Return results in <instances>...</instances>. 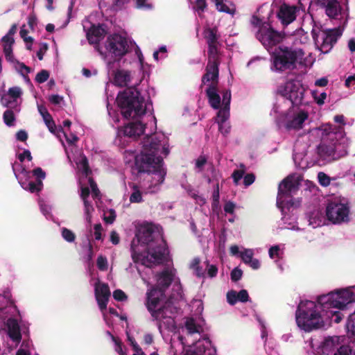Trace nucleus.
<instances>
[{
    "label": "nucleus",
    "instance_id": "nucleus-28",
    "mask_svg": "<svg viewBox=\"0 0 355 355\" xmlns=\"http://www.w3.org/2000/svg\"><path fill=\"white\" fill-rule=\"evenodd\" d=\"M254 250L250 248H242L240 252V257L243 262L253 270H258L261 266L259 259L253 257Z\"/></svg>",
    "mask_w": 355,
    "mask_h": 355
},
{
    "label": "nucleus",
    "instance_id": "nucleus-27",
    "mask_svg": "<svg viewBox=\"0 0 355 355\" xmlns=\"http://www.w3.org/2000/svg\"><path fill=\"white\" fill-rule=\"evenodd\" d=\"M157 284L159 286L166 287L173 282L178 286L179 279L175 277V270L170 268L164 270L157 276Z\"/></svg>",
    "mask_w": 355,
    "mask_h": 355
},
{
    "label": "nucleus",
    "instance_id": "nucleus-12",
    "mask_svg": "<svg viewBox=\"0 0 355 355\" xmlns=\"http://www.w3.org/2000/svg\"><path fill=\"white\" fill-rule=\"evenodd\" d=\"M12 169L15 177L24 189L31 193L39 192L42 190L43 187L42 180L45 178V173L41 168H37L32 172L33 175L37 178L35 182L30 180L31 172L21 166H19V168L17 166H13Z\"/></svg>",
    "mask_w": 355,
    "mask_h": 355
},
{
    "label": "nucleus",
    "instance_id": "nucleus-19",
    "mask_svg": "<svg viewBox=\"0 0 355 355\" xmlns=\"http://www.w3.org/2000/svg\"><path fill=\"white\" fill-rule=\"evenodd\" d=\"M299 12V6L283 3L279 6L277 16L284 26H287L296 19Z\"/></svg>",
    "mask_w": 355,
    "mask_h": 355
},
{
    "label": "nucleus",
    "instance_id": "nucleus-44",
    "mask_svg": "<svg viewBox=\"0 0 355 355\" xmlns=\"http://www.w3.org/2000/svg\"><path fill=\"white\" fill-rule=\"evenodd\" d=\"M200 259L198 258H195L191 262L190 267L194 270L196 275L198 277H201L203 275V272L201 268L199 267Z\"/></svg>",
    "mask_w": 355,
    "mask_h": 355
},
{
    "label": "nucleus",
    "instance_id": "nucleus-34",
    "mask_svg": "<svg viewBox=\"0 0 355 355\" xmlns=\"http://www.w3.org/2000/svg\"><path fill=\"white\" fill-rule=\"evenodd\" d=\"M219 12L233 15L236 12L235 5L228 0H211Z\"/></svg>",
    "mask_w": 355,
    "mask_h": 355
},
{
    "label": "nucleus",
    "instance_id": "nucleus-60",
    "mask_svg": "<svg viewBox=\"0 0 355 355\" xmlns=\"http://www.w3.org/2000/svg\"><path fill=\"white\" fill-rule=\"evenodd\" d=\"M140 155L137 154V155H135L134 152L131 151H125L124 154L125 160L126 162L129 163L132 161V159H135V162L136 163V157Z\"/></svg>",
    "mask_w": 355,
    "mask_h": 355
},
{
    "label": "nucleus",
    "instance_id": "nucleus-57",
    "mask_svg": "<svg viewBox=\"0 0 355 355\" xmlns=\"http://www.w3.org/2000/svg\"><path fill=\"white\" fill-rule=\"evenodd\" d=\"M207 6L205 0H196V6L195 10L198 12H202L204 11L205 8Z\"/></svg>",
    "mask_w": 355,
    "mask_h": 355
},
{
    "label": "nucleus",
    "instance_id": "nucleus-52",
    "mask_svg": "<svg viewBox=\"0 0 355 355\" xmlns=\"http://www.w3.org/2000/svg\"><path fill=\"white\" fill-rule=\"evenodd\" d=\"M15 310H16V308L12 305H10L5 308L0 307V320H1L2 321L4 320L5 318H6L4 316V314L12 313Z\"/></svg>",
    "mask_w": 355,
    "mask_h": 355
},
{
    "label": "nucleus",
    "instance_id": "nucleus-23",
    "mask_svg": "<svg viewBox=\"0 0 355 355\" xmlns=\"http://www.w3.org/2000/svg\"><path fill=\"white\" fill-rule=\"evenodd\" d=\"M308 119V113L299 111L293 114L288 113L285 116L284 125L287 130H299L303 127L304 121Z\"/></svg>",
    "mask_w": 355,
    "mask_h": 355
},
{
    "label": "nucleus",
    "instance_id": "nucleus-13",
    "mask_svg": "<svg viewBox=\"0 0 355 355\" xmlns=\"http://www.w3.org/2000/svg\"><path fill=\"white\" fill-rule=\"evenodd\" d=\"M311 33L317 48L322 53H329L342 34L339 29H324L317 25L313 26Z\"/></svg>",
    "mask_w": 355,
    "mask_h": 355
},
{
    "label": "nucleus",
    "instance_id": "nucleus-15",
    "mask_svg": "<svg viewBox=\"0 0 355 355\" xmlns=\"http://www.w3.org/2000/svg\"><path fill=\"white\" fill-rule=\"evenodd\" d=\"M279 94L288 100L293 105L302 103L304 88L298 80H289L279 88Z\"/></svg>",
    "mask_w": 355,
    "mask_h": 355
},
{
    "label": "nucleus",
    "instance_id": "nucleus-9",
    "mask_svg": "<svg viewBox=\"0 0 355 355\" xmlns=\"http://www.w3.org/2000/svg\"><path fill=\"white\" fill-rule=\"evenodd\" d=\"M96 49L106 62L107 66L119 61L128 51L126 39L119 34L109 35L103 46L96 45Z\"/></svg>",
    "mask_w": 355,
    "mask_h": 355
},
{
    "label": "nucleus",
    "instance_id": "nucleus-14",
    "mask_svg": "<svg viewBox=\"0 0 355 355\" xmlns=\"http://www.w3.org/2000/svg\"><path fill=\"white\" fill-rule=\"evenodd\" d=\"M349 207L344 200L335 198L326 207L327 218L334 224H342L349 221Z\"/></svg>",
    "mask_w": 355,
    "mask_h": 355
},
{
    "label": "nucleus",
    "instance_id": "nucleus-58",
    "mask_svg": "<svg viewBox=\"0 0 355 355\" xmlns=\"http://www.w3.org/2000/svg\"><path fill=\"white\" fill-rule=\"evenodd\" d=\"M345 86L355 91V75L349 76L345 80Z\"/></svg>",
    "mask_w": 355,
    "mask_h": 355
},
{
    "label": "nucleus",
    "instance_id": "nucleus-20",
    "mask_svg": "<svg viewBox=\"0 0 355 355\" xmlns=\"http://www.w3.org/2000/svg\"><path fill=\"white\" fill-rule=\"evenodd\" d=\"M317 3L325 8L326 14L331 18L343 19L347 18L348 14L343 10L338 0H315Z\"/></svg>",
    "mask_w": 355,
    "mask_h": 355
},
{
    "label": "nucleus",
    "instance_id": "nucleus-4",
    "mask_svg": "<svg viewBox=\"0 0 355 355\" xmlns=\"http://www.w3.org/2000/svg\"><path fill=\"white\" fill-rule=\"evenodd\" d=\"M146 306L151 316L157 321L161 334L164 329L171 332L175 331L177 309L171 302L164 301L162 288H154L147 292Z\"/></svg>",
    "mask_w": 355,
    "mask_h": 355
},
{
    "label": "nucleus",
    "instance_id": "nucleus-17",
    "mask_svg": "<svg viewBox=\"0 0 355 355\" xmlns=\"http://www.w3.org/2000/svg\"><path fill=\"white\" fill-rule=\"evenodd\" d=\"M217 45H209V62L206 69V73L202 77V83L209 82L210 79L216 80L218 78V62L217 60Z\"/></svg>",
    "mask_w": 355,
    "mask_h": 355
},
{
    "label": "nucleus",
    "instance_id": "nucleus-26",
    "mask_svg": "<svg viewBox=\"0 0 355 355\" xmlns=\"http://www.w3.org/2000/svg\"><path fill=\"white\" fill-rule=\"evenodd\" d=\"M22 90L19 87H13L8 89L6 94L1 96V102L4 107H11L13 103H17L21 98Z\"/></svg>",
    "mask_w": 355,
    "mask_h": 355
},
{
    "label": "nucleus",
    "instance_id": "nucleus-22",
    "mask_svg": "<svg viewBox=\"0 0 355 355\" xmlns=\"http://www.w3.org/2000/svg\"><path fill=\"white\" fill-rule=\"evenodd\" d=\"M83 28L90 44H97L105 34V30L102 25H91L89 20L83 21Z\"/></svg>",
    "mask_w": 355,
    "mask_h": 355
},
{
    "label": "nucleus",
    "instance_id": "nucleus-38",
    "mask_svg": "<svg viewBox=\"0 0 355 355\" xmlns=\"http://www.w3.org/2000/svg\"><path fill=\"white\" fill-rule=\"evenodd\" d=\"M42 116L49 131L53 134H55L57 128L52 119L51 114L47 113Z\"/></svg>",
    "mask_w": 355,
    "mask_h": 355
},
{
    "label": "nucleus",
    "instance_id": "nucleus-21",
    "mask_svg": "<svg viewBox=\"0 0 355 355\" xmlns=\"http://www.w3.org/2000/svg\"><path fill=\"white\" fill-rule=\"evenodd\" d=\"M145 125L144 122L141 121L130 122L118 130L117 137H121L123 135L135 139L144 132Z\"/></svg>",
    "mask_w": 355,
    "mask_h": 355
},
{
    "label": "nucleus",
    "instance_id": "nucleus-37",
    "mask_svg": "<svg viewBox=\"0 0 355 355\" xmlns=\"http://www.w3.org/2000/svg\"><path fill=\"white\" fill-rule=\"evenodd\" d=\"M208 45L218 44L216 33L214 29L207 28L204 32Z\"/></svg>",
    "mask_w": 355,
    "mask_h": 355
},
{
    "label": "nucleus",
    "instance_id": "nucleus-63",
    "mask_svg": "<svg viewBox=\"0 0 355 355\" xmlns=\"http://www.w3.org/2000/svg\"><path fill=\"white\" fill-rule=\"evenodd\" d=\"M242 270L238 268H234L231 272V278L233 281H237L241 278Z\"/></svg>",
    "mask_w": 355,
    "mask_h": 355
},
{
    "label": "nucleus",
    "instance_id": "nucleus-33",
    "mask_svg": "<svg viewBox=\"0 0 355 355\" xmlns=\"http://www.w3.org/2000/svg\"><path fill=\"white\" fill-rule=\"evenodd\" d=\"M3 52L8 62L14 61L15 57L12 53V45L15 42L14 38L10 35H5L2 38Z\"/></svg>",
    "mask_w": 355,
    "mask_h": 355
},
{
    "label": "nucleus",
    "instance_id": "nucleus-46",
    "mask_svg": "<svg viewBox=\"0 0 355 355\" xmlns=\"http://www.w3.org/2000/svg\"><path fill=\"white\" fill-rule=\"evenodd\" d=\"M318 179L319 183L323 187H327L330 184V178L323 172L318 173Z\"/></svg>",
    "mask_w": 355,
    "mask_h": 355
},
{
    "label": "nucleus",
    "instance_id": "nucleus-24",
    "mask_svg": "<svg viewBox=\"0 0 355 355\" xmlns=\"http://www.w3.org/2000/svg\"><path fill=\"white\" fill-rule=\"evenodd\" d=\"M218 83V78L216 80L210 79L209 82L206 83L209 87L206 90V93L209 99V103L211 107L217 110L220 106V97L218 94L216 85ZM205 85V83H204Z\"/></svg>",
    "mask_w": 355,
    "mask_h": 355
},
{
    "label": "nucleus",
    "instance_id": "nucleus-25",
    "mask_svg": "<svg viewBox=\"0 0 355 355\" xmlns=\"http://www.w3.org/2000/svg\"><path fill=\"white\" fill-rule=\"evenodd\" d=\"M305 218L308 225L313 228L320 227L326 223V218L321 210L313 209L306 213Z\"/></svg>",
    "mask_w": 355,
    "mask_h": 355
},
{
    "label": "nucleus",
    "instance_id": "nucleus-31",
    "mask_svg": "<svg viewBox=\"0 0 355 355\" xmlns=\"http://www.w3.org/2000/svg\"><path fill=\"white\" fill-rule=\"evenodd\" d=\"M249 295L246 290H241L239 293L230 291L227 294V300L229 304L233 305L237 302H245L248 300Z\"/></svg>",
    "mask_w": 355,
    "mask_h": 355
},
{
    "label": "nucleus",
    "instance_id": "nucleus-49",
    "mask_svg": "<svg viewBox=\"0 0 355 355\" xmlns=\"http://www.w3.org/2000/svg\"><path fill=\"white\" fill-rule=\"evenodd\" d=\"M62 236L67 242H73L75 240V234L67 228L62 229Z\"/></svg>",
    "mask_w": 355,
    "mask_h": 355
},
{
    "label": "nucleus",
    "instance_id": "nucleus-45",
    "mask_svg": "<svg viewBox=\"0 0 355 355\" xmlns=\"http://www.w3.org/2000/svg\"><path fill=\"white\" fill-rule=\"evenodd\" d=\"M107 334L111 337L112 341L114 343L115 347V351L119 353L120 355H124L125 354V351L123 349V346L121 343L114 336H112L109 331L107 332Z\"/></svg>",
    "mask_w": 355,
    "mask_h": 355
},
{
    "label": "nucleus",
    "instance_id": "nucleus-1",
    "mask_svg": "<svg viewBox=\"0 0 355 355\" xmlns=\"http://www.w3.org/2000/svg\"><path fill=\"white\" fill-rule=\"evenodd\" d=\"M355 301L352 288L336 290L318 297L317 302L302 301L296 311L298 327L310 332L323 327L329 320L339 323L344 315L339 310H345Z\"/></svg>",
    "mask_w": 355,
    "mask_h": 355
},
{
    "label": "nucleus",
    "instance_id": "nucleus-47",
    "mask_svg": "<svg viewBox=\"0 0 355 355\" xmlns=\"http://www.w3.org/2000/svg\"><path fill=\"white\" fill-rule=\"evenodd\" d=\"M304 155L301 153H294L293 160L297 166L304 168L306 165V162H304Z\"/></svg>",
    "mask_w": 355,
    "mask_h": 355
},
{
    "label": "nucleus",
    "instance_id": "nucleus-6",
    "mask_svg": "<svg viewBox=\"0 0 355 355\" xmlns=\"http://www.w3.org/2000/svg\"><path fill=\"white\" fill-rule=\"evenodd\" d=\"M73 159L76 164L79 175L80 197L84 202L85 218L89 223H91L92 214L94 209L89 198L91 196L94 200H99L100 192L95 182L89 177L91 171L89 169L86 157L79 153L77 157Z\"/></svg>",
    "mask_w": 355,
    "mask_h": 355
},
{
    "label": "nucleus",
    "instance_id": "nucleus-18",
    "mask_svg": "<svg viewBox=\"0 0 355 355\" xmlns=\"http://www.w3.org/2000/svg\"><path fill=\"white\" fill-rule=\"evenodd\" d=\"M95 297L98 306L103 313V318L107 324L110 325L107 315L104 310L107 307V302L110 296V291L107 284L101 283L98 279L94 285Z\"/></svg>",
    "mask_w": 355,
    "mask_h": 355
},
{
    "label": "nucleus",
    "instance_id": "nucleus-35",
    "mask_svg": "<svg viewBox=\"0 0 355 355\" xmlns=\"http://www.w3.org/2000/svg\"><path fill=\"white\" fill-rule=\"evenodd\" d=\"M132 189V193L130 196V202L132 203H139L143 201L142 192L141 191L139 187L133 184L130 187Z\"/></svg>",
    "mask_w": 355,
    "mask_h": 355
},
{
    "label": "nucleus",
    "instance_id": "nucleus-51",
    "mask_svg": "<svg viewBox=\"0 0 355 355\" xmlns=\"http://www.w3.org/2000/svg\"><path fill=\"white\" fill-rule=\"evenodd\" d=\"M334 355H354L349 346H341Z\"/></svg>",
    "mask_w": 355,
    "mask_h": 355
},
{
    "label": "nucleus",
    "instance_id": "nucleus-5",
    "mask_svg": "<svg viewBox=\"0 0 355 355\" xmlns=\"http://www.w3.org/2000/svg\"><path fill=\"white\" fill-rule=\"evenodd\" d=\"M323 143L319 147V154L324 159L333 161L347 155L349 144L342 126L334 127L325 124L318 129Z\"/></svg>",
    "mask_w": 355,
    "mask_h": 355
},
{
    "label": "nucleus",
    "instance_id": "nucleus-62",
    "mask_svg": "<svg viewBox=\"0 0 355 355\" xmlns=\"http://www.w3.org/2000/svg\"><path fill=\"white\" fill-rule=\"evenodd\" d=\"M113 297L116 300L123 301L126 299V295L121 290H116L113 293Z\"/></svg>",
    "mask_w": 355,
    "mask_h": 355
},
{
    "label": "nucleus",
    "instance_id": "nucleus-7",
    "mask_svg": "<svg viewBox=\"0 0 355 355\" xmlns=\"http://www.w3.org/2000/svg\"><path fill=\"white\" fill-rule=\"evenodd\" d=\"M116 102L124 117L141 118L148 112L152 105L140 96L135 87H130L119 94Z\"/></svg>",
    "mask_w": 355,
    "mask_h": 355
},
{
    "label": "nucleus",
    "instance_id": "nucleus-36",
    "mask_svg": "<svg viewBox=\"0 0 355 355\" xmlns=\"http://www.w3.org/2000/svg\"><path fill=\"white\" fill-rule=\"evenodd\" d=\"M10 63H12L15 67V69L21 75L24 77V78H26V75L30 73L31 69L26 66L24 63L19 62L17 61L15 58L14 59V61H10Z\"/></svg>",
    "mask_w": 355,
    "mask_h": 355
},
{
    "label": "nucleus",
    "instance_id": "nucleus-2",
    "mask_svg": "<svg viewBox=\"0 0 355 355\" xmlns=\"http://www.w3.org/2000/svg\"><path fill=\"white\" fill-rule=\"evenodd\" d=\"M168 153V139L164 134L156 132L144 137L140 155L136 157V166L139 172L147 173L145 180L149 182L150 193L156 192L164 180L166 172L162 156Z\"/></svg>",
    "mask_w": 355,
    "mask_h": 355
},
{
    "label": "nucleus",
    "instance_id": "nucleus-43",
    "mask_svg": "<svg viewBox=\"0 0 355 355\" xmlns=\"http://www.w3.org/2000/svg\"><path fill=\"white\" fill-rule=\"evenodd\" d=\"M15 116L13 112L11 110H6L3 114V120L5 123L8 126L14 125Z\"/></svg>",
    "mask_w": 355,
    "mask_h": 355
},
{
    "label": "nucleus",
    "instance_id": "nucleus-8",
    "mask_svg": "<svg viewBox=\"0 0 355 355\" xmlns=\"http://www.w3.org/2000/svg\"><path fill=\"white\" fill-rule=\"evenodd\" d=\"M304 57L302 49L279 46L271 55L270 69L277 72L293 69L297 64H304Z\"/></svg>",
    "mask_w": 355,
    "mask_h": 355
},
{
    "label": "nucleus",
    "instance_id": "nucleus-54",
    "mask_svg": "<svg viewBox=\"0 0 355 355\" xmlns=\"http://www.w3.org/2000/svg\"><path fill=\"white\" fill-rule=\"evenodd\" d=\"M102 231L103 227L101 224H96L94 227V238L97 241H100L102 239Z\"/></svg>",
    "mask_w": 355,
    "mask_h": 355
},
{
    "label": "nucleus",
    "instance_id": "nucleus-59",
    "mask_svg": "<svg viewBox=\"0 0 355 355\" xmlns=\"http://www.w3.org/2000/svg\"><path fill=\"white\" fill-rule=\"evenodd\" d=\"M279 248L278 245L272 246L269 250V256L271 259L278 258L279 257Z\"/></svg>",
    "mask_w": 355,
    "mask_h": 355
},
{
    "label": "nucleus",
    "instance_id": "nucleus-53",
    "mask_svg": "<svg viewBox=\"0 0 355 355\" xmlns=\"http://www.w3.org/2000/svg\"><path fill=\"white\" fill-rule=\"evenodd\" d=\"M97 266L101 270H106L107 269V260L103 256H99L97 259Z\"/></svg>",
    "mask_w": 355,
    "mask_h": 355
},
{
    "label": "nucleus",
    "instance_id": "nucleus-16",
    "mask_svg": "<svg viewBox=\"0 0 355 355\" xmlns=\"http://www.w3.org/2000/svg\"><path fill=\"white\" fill-rule=\"evenodd\" d=\"M256 37L269 51L284 40V34L275 31L269 24L263 23L259 26Z\"/></svg>",
    "mask_w": 355,
    "mask_h": 355
},
{
    "label": "nucleus",
    "instance_id": "nucleus-30",
    "mask_svg": "<svg viewBox=\"0 0 355 355\" xmlns=\"http://www.w3.org/2000/svg\"><path fill=\"white\" fill-rule=\"evenodd\" d=\"M131 73L128 71L121 69L114 73V83L119 87H125L130 83Z\"/></svg>",
    "mask_w": 355,
    "mask_h": 355
},
{
    "label": "nucleus",
    "instance_id": "nucleus-55",
    "mask_svg": "<svg viewBox=\"0 0 355 355\" xmlns=\"http://www.w3.org/2000/svg\"><path fill=\"white\" fill-rule=\"evenodd\" d=\"M40 207L41 211L43 213V214L46 217L49 218L51 216L50 211H51V207L48 205L44 204L42 201L39 202Z\"/></svg>",
    "mask_w": 355,
    "mask_h": 355
},
{
    "label": "nucleus",
    "instance_id": "nucleus-56",
    "mask_svg": "<svg viewBox=\"0 0 355 355\" xmlns=\"http://www.w3.org/2000/svg\"><path fill=\"white\" fill-rule=\"evenodd\" d=\"M295 36L297 40H298V37H300L299 38L300 42L302 44L306 43L309 40L307 35L304 34L302 30L297 31L296 33L295 34Z\"/></svg>",
    "mask_w": 355,
    "mask_h": 355
},
{
    "label": "nucleus",
    "instance_id": "nucleus-41",
    "mask_svg": "<svg viewBox=\"0 0 355 355\" xmlns=\"http://www.w3.org/2000/svg\"><path fill=\"white\" fill-rule=\"evenodd\" d=\"M312 95L318 105H322L324 104L325 100L327 97L326 92L318 93L317 91H313Z\"/></svg>",
    "mask_w": 355,
    "mask_h": 355
},
{
    "label": "nucleus",
    "instance_id": "nucleus-29",
    "mask_svg": "<svg viewBox=\"0 0 355 355\" xmlns=\"http://www.w3.org/2000/svg\"><path fill=\"white\" fill-rule=\"evenodd\" d=\"M230 117V112L227 110H220L218 112L216 119L218 124L219 131L224 135H227L230 131V125L227 120Z\"/></svg>",
    "mask_w": 355,
    "mask_h": 355
},
{
    "label": "nucleus",
    "instance_id": "nucleus-32",
    "mask_svg": "<svg viewBox=\"0 0 355 355\" xmlns=\"http://www.w3.org/2000/svg\"><path fill=\"white\" fill-rule=\"evenodd\" d=\"M6 326L10 338L14 341L19 342L21 340V334L17 321L15 319L9 318L7 321Z\"/></svg>",
    "mask_w": 355,
    "mask_h": 355
},
{
    "label": "nucleus",
    "instance_id": "nucleus-50",
    "mask_svg": "<svg viewBox=\"0 0 355 355\" xmlns=\"http://www.w3.org/2000/svg\"><path fill=\"white\" fill-rule=\"evenodd\" d=\"M49 77V73L48 71L46 70H42L41 71H40L36 77H35V80L39 83H44L45 81H46L48 80Z\"/></svg>",
    "mask_w": 355,
    "mask_h": 355
},
{
    "label": "nucleus",
    "instance_id": "nucleus-64",
    "mask_svg": "<svg viewBox=\"0 0 355 355\" xmlns=\"http://www.w3.org/2000/svg\"><path fill=\"white\" fill-rule=\"evenodd\" d=\"M243 182L245 186H250L252 184L255 180V177L252 173L247 174L243 177Z\"/></svg>",
    "mask_w": 355,
    "mask_h": 355
},
{
    "label": "nucleus",
    "instance_id": "nucleus-61",
    "mask_svg": "<svg viewBox=\"0 0 355 355\" xmlns=\"http://www.w3.org/2000/svg\"><path fill=\"white\" fill-rule=\"evenodd\" d=\"M49 100L53 104L59 105L63 101V97L58 94H53L49 97Z\"/></svg>",
    "mask_w": 355,
    "mask_h": 355
},
{
    "label": "nucleus",
    "instance_id": "nucleus-39",
    "mask_svg": "<svg viewBox=\"0 0 355 355\" xmlns=\"http://www.w3.org/2000/svg\"><path fill=\"white\" fill-rule=\"evenodd\" d=\"M116 216V212L114 209H107L103 212V220L106 223H113L115 220Z\"/></svg>",
    "mask_w": 355,
    "mask_h": 355
},
{
    "label": "nucleus",
    "instance_id": "nucleus-10",
    "mask_svg": "<svg viewBox=\"0 0 355 355\" xmlns=\"http://www.w3.org/2000/svg\"><path fill=\"white\" fill-rule=\"evenodd\" d=\"M185 329L187 331V340L192 341V337L198 338L193 346H190L185 355H214V350L211 349V342L207 338H201L200 333L202 327L197 324L193 318H189L185 322Z\"/></svg>",
    "mask_w": 355,
    "mask_h": 355
},
{
    "label": "nucleus",
    "instance_id": "nucleus-42",
    "mask_svg": "<svg viewBox=\"0 0 355 355\" xmlns=\"http://www.w3.org/2000/svg\"><path fill=\"white\" fill-rule=\"evenodd\" d=\"M231 101V92L230 91H225L223 95V107L220 110H227L230 112V104Z\"/></svg>",
    "mask_w": 355,
    "mask_h": 355
},
{
    "label": "nucleus",
    "instance_id": "nucleus-40",
    "mask_svg": "<svg viewBox=\"0 0 355 355\" xmlns=\"http://www.w3.org/2000/svg\"><path fill=\"white\" fill-rule=\"evenodd\" d=\"M347 329L349 334L355 336V311L352 313L347 322Z\"/></svg>",
    "mask_w": 355,
    "mask_h": 355
},
{
    "label": "nucleus",
    "instance_id": "nucleus-48",
    "mask_svg": "<svg viewBox=\"0 0 355 355\" xmlns=\"http://www.w3.org/2000/svg\"><path fill=\"white\" fill-rule=\"evenodd\" d=\"M245 173V168L243 166H241V168L239 170H236L232 173V178L234 180V182L236 185L239 184V180H241V178L243 177V175Z\"/></svg>",
    "mask_w": 355,
    "mask_h": 355
},
{
    "label": "nucleus",
    "instance_id": "nucleus-11",
    "mask_svg": "<svg viewBox=\"0 0 355 355\" xmlns=\"http://www.w3.org/2000/svg\"><path fill=\"white\" fill-rule=\"evenodd\" d=\"M301 178L296 175H291L281 182L277 197V205L284 214V209L294 205L292 195L298 189Z\"/></svg>",
    "mask_w": 355,
    "mask_h": 355
},
{
    "label": "nucleus",
    "instance_id": "nucleus-3",
    "mask_svg": "<svg viewBox=\"0 0 355 355\" xmlns=\"http://www.w3.org/2000/svg\"><path fill=\"white\" fill-rule=\"evenodd\" d=\"M131 250L134 261L148 268L162 263L168 255L166 243L159 238L155 227L146 222L137 225Z\"/></svg>",
    "mask_w": 355,
    "mask_h": 355
}]
</instances>
